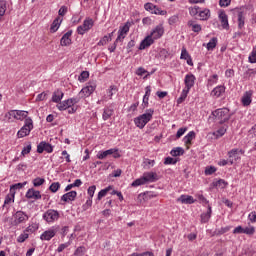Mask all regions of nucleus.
I'll return each instance as SVG.
<instances>
[{
  "label": "nucleus",
  "instance_id": "a18cd8bd",
  "mask_svg": "<svg viewBox=\"0 0 256 256\" xmlns=\"http://www.w3.org/2000/svg\"><path fill=\"white\" fill-rule=\"evenodd\" d=\"M60 187H61V184L59 182H54L50 185L49 189L52 193H57Z\"/></svg>",
  "mask_w": 256,
  "mask_h": 256
},
{
  "label": "nucleus",
  "instance_id": "e433bc0d",
  "mask_svg": "<svg viewBox=\"0 0 256 256\" xmlns=\"http://www.w3.org/2000/svg\"><path fill=\"white\" fill-rule=\"evenodd\" d=\"M213 185L217 189H225V187H227V182H225V180H223V179H220L216 182H213Z\"/></svg>",
  "mask_w": 256,
  "mask_h": 256
},
{
  "label": "nucleus",
  "instance_id": "dca6fc26",
  "mask_svg": "<svg viewBox=\"0 0 256 256\" xmlns=\"http://www.w3.org/2000/svg\"><path fill=\"white\" fill-rule=\"evenodd\" d=\"M55 235H57V231L50 229V230L45 231L40 236V239H41V241H51V239H53V237H55Z\"/></svg>",
  "mask_w": 256,
  "mask_h": 256
},
{
  "label": "nucleus",
  "instance_id": "bf43d9fd",
  "mask_svg": "<svg viewBox=\"0 0 256 256\" xmlns=\"http://www.w3.org/2000/svg\"><path fill=\"white\" fill-rule=\"evenodd\" d=\"M144 196L146 199V201H149V199H153L154 197H157V194L153 193V192H145Z\"/></svg>",
  "mask_w": 256,
  "mask_h": 256
},
{
  "label": "nucleus",
  "instance_id": "6e6552de",
  "mask_svg": "<svg viewBox=\"0 0 256 256\" xmlns=\"http://www.w3.org/2000/svg\"><path fill=\"white\" fill-rule=\"evenodd\" d=\"M144 9H146V11H150V13H153L154 15H167L166 11L157 8V6L152 3H146L144 5Z\"/></svg>",
  "mask_w": 256,
  "mask_h": 256
},
{
  "label": "nucleus",
  "instance_id": "a19ab883",
  "mask_svg": "<svg viewBox=\"0 0 256 256\" xmlns=\"http://www.w3.org/2000/svg\"><path fill=\"white\" fill-rule=\"evenodd\" d=\"M217 47V38H212L209 43L207 44L208 51H213Z\"/></svg>",
  "mask_w": 256,
  "mask_h": 256
},
{
  "label": "nucleus",
  "instance_id": "20e7f679",
  "mask_svg": "<svg viewBox=\"0 0 256 256\" xmlns=\"http://www.w3.org/2000/svg\"><path fill=\"white\" fill-rule=\"evenodd\" d=\"M93 28V19L88 18L84 20L83 24L78 26L77 33L78 35H85L86 31H89Z\"/></svg>",
  "mask_w": 256,
  "mask_h": 256
},
{
  "label": "nucleus",
  "instance_id": "4468645a",
  "mask_svg": "<svg viewBox=\"0 0 256 256\" xmlns=\"http://www.w3.org/2000/svg\"><path fill=\"white\" fill-rule=\"evenodd\" d=\"M155 43V40L148 35L142 42L140 43L139 49L140 51H143V49H147V47H151Z\"/></svg>",
  "mask_w": 256,
  "mask_h": 256
},
{
  "label": "nucleus",
  "instance_id": "4d7b16f0",
  "mask_svg": "<svg viewBox=\"0 0 256 256\" xmlns=\"http://www.w3.org/2000/svg\"><path fill=\"white\" fill-rule=\"evenodd\" d=\"M97 189V186L92 185L88 188V195L90 196V199H93V195H95V190Z\"/></svg>",
  "mask_w": 256,
  "mask_h": 256
},
{
  "label": "nucleus",
  "instance_id": "0e129e2a",
  "mask_svg": "<svg viewBox=\"0 0 256 256\" xmlns=\"http://www.w3.org/2000/svg\"><path fill=\"white\" fill-rule=\"evenodd\" d=\"M220 7H229L231 5V0H219Z\"/></svg>",
  "mask_w": 256,
  "mask_h": 256
},
{
  "label": "nucleus",
  "instance_id": "c9c22d12",
  "mask_svg": "<svg viewBox=\"0 0 256 256\" xmlns=\"http://www.w3.org/2000/svg\"><path fill=\"white\" fill-rule=\"evenodd\" d=\"M188 27H192L194 33H199L201 31V25L195 24L193 20L188 21Z\"/></svg>",
  "mask_w": 256,
  "mask_h": 256
},
{
  "label": "nucleus",
  "instance_id": "58836bf2",
  "mask_svg": "<svg viewBox=\"0 0 256 256\" xmlns=\"http://www.w3.org/2000/svg\"><path fill=\"white\" fill-rule=\"evenodd\" d=\"M5 11H7V1L0 0V18L5 15Z\"/></svg>",
  "mask_w": 256,
  "mask_h": 256
},
{
  "label": "nucleus",
  "instance_id": "2eb2a0df",
  "mask_svg": "<svg viewBox=\"0 0 256 256\" xmlns=\"http://www.w3.org/2000/svg\"><path fill=\"white\" fill-rule=\"evenodd\" d=\"M71 35H73V31L69 30L62 36L60 40V45L62 47H67L71 43Z\"/></svg>",
  "mask_w": 256,
  "mask_h": 256
},
{
  "label": "nucleus",
  "instance_id": "1a4fd4ad",
  "mask_svg": "<svg viewBox=\"0 0 256 256\" xmlns=\"http://www.w3.org/2000/svg\"><path fill=\"white\" fill-rule=\"evenodd\" d=\"M163 33H165V29L163 28V25H158L150 33V37H152V39L155 41L157 39H161V37H163Z\"/></svg>",
  "mask_w": 256,
  "mask_h": 256
},
{
  "label": "nucleus",
  "instance_id": "603ef678",
  "mask_svg": "<svg viewBox=\"0 0 256 256\" xmlns=\"http://www.w3.org/2000/svg\"><path fill=\"white\" fill-rule=\"evenodd\" d=\"M109 41H111V37L104 36V37L98 42V45H99V46L107 45V43H109Z\"/></svg>",
  "mask_w": 256,
  "mask_h": 256
},
{
  "label": "nucleus",
  "instance_id": "5701e85b",
  "mask_svg": "<svg viewBox=\"0 0 256 256\" xmlns=\"http://www.w3.org/2000/svg\"><path fill=\"white\" fill-rule=\"evenodd\" d=\"M146 183H153V181H157V173L155 172H148L143 175Z\"/></svg>",
  "mask_w": 256,
  "mask_h": 256
},
{
  "label": "nucleus",
  "instance_id": "f257e3e1",
  "mask_svg": "<svg viewBox=\"0 0 256 256\" xmlns=\"http://www.w3.org/2000/svg\"><path fill=\"white\" fill-rule=\"evenodd\" d=\"M153 113L154 111L152 109L148 110L147 113L140 115L139 117L135 118L134 123L139 129H143L150 119H153Z\"/></svg>",
  "mask_w": 256,
  "mask_h": 256
},
{
  "label": "nucleus",
  "instance_id": "cd10ccee",
  "mask_svg": "<svg viewBox=\"0 0 256 256\" xmlns=\"http://www.w3.org/2000/svg\"><path fill=\"white\" fill-rule=\"evenodd\" d=\"M225 93V87L223 86H217L216 88H214L211 92V95L213 97H221V94Z\"/></svg>",
  "mask_w": 256,
  "mask_h": 256
},
{
  "label": "nucleus",
  "instance_id": "b1692460",
  "mask_svg": "<svg viewBox=\"0 0 256 256\" xmlns=\"http://www.w3.org/2000/svg\"><path fill=\"white\" fill-rule=\"evenodd\" d=\"M63 91L61 90H56L54 91L52 95V102L53 103H61V99H63Z\"/></svg>",
  "mask_w": 256,
  "mask_h": 256
},
{
  "label": "nucleus",
  "instance_id": "3c124183",
  "mask_svg": "<svg viewBox=\"0 0 256 256\" xmlns=\"http://www.w3.org/2000/svg\"><path fill=\"white\" fill-rule=\"evenodd\" d=\"M27 239H29V234L23 233L18 237L17 241H18V243H25V241H27Z\"/></svg>",
  "mask_w": 256,
  "mask_h": 256
},
{
  "label": "nucleus",
  "instance_id": "a211bd4d",
  "mask_svg": "<svg viewBox=\"0 0 256 256\" xmlns=\"http://www.w3.org/2000/svg\"><path fill=\"white\" fill-rule=\"evenodd\" d=\"M177 201L184 205H193L195 203V199H193V196L190 195H181Z\"/></svg>",
  "mask_w": 256,
  "mask_h": 256
},
{
  "label": "nucleus",
  "instance_id": "7c9ffc66",
  "mask_svg": "<svg viewBox=\"0 0 256 256\" xmlns=\"http://www.w3.org/2000/svg\"><path fill=\"white\" fill-rule=\"evenodd\" d=\"M184 154H185V150L182 147H176L172 149L170 152V155H172V157H180V155H184Z\"/></svg>",
  "mask_w": 256,
  "mask_h": 256
},
{
  "label": "nucleus",
  "instance_id": "864d4df0",
  "mask_svg": "<svg viewBox=\"0 0 256 256\" xmlns=\"http://www.w3.org/2000/svg\"><path fill=\"white\" fill-rule=\"evenodd\" d=\"M6 119H11V117H13L14 119H17V110H12L10 112H8L6 115H5Z\"/></svg>",
  "mask_w": 256,
  "mask_h": 256
},
{
  "label": "nucleus",
  "instance_id": "338daca9",
  "mask_svg": "<svg viewBox=\"0 0 256 256\" xmlns=\"http://www.w3.org/2000/svg\"><path fill=\"white\" fill-rule=\"evenodd\" d=\"M21 153L23 156L28 155V153H31V144H28L26 147H24Z\"/></svg>",
  "mask_w": 256,
  "mask_h": 256
},
{
  "label": "nucleus",
  "instance_id": "6e6d98bb",
  "mask_svg": "<svg viewBox=\"0 0 256 256\" xmlns=\"http://www.w3.org/2000/svg\"><path fill=\"white\" fill-rule=\"evenodd\" d=\"M215 171H217V168H215L214 166L207 167L205 169V175H213Z\"/></svg>",
  "mask_w": 256,
  "mask_h": 256
},
{
  "label": "nucleus",
  "instance_id": "4be33fe9",
  "mask_svg": "<svg viewBox=\"0 0 256 256\" xmlns=\"http://www.w3.org/2000/svg\"><path fill=\"white\" fill-rule=\"evenodd\" d=\"M61 23H63V19H61V17H57L51 24V33H56V31L59 30V27H61Z\"/></svg>",
  "mask_w": 256,
  "mask_h": 256
},
{
  "label": "nucleus",
  "instance_id": "393cba45",
  "mask_svg": "<svg viewBox=\"0 0 256 256\" xmlns=\"http://www.w3.org/2000/svg\"><path fill=\"white\" fill-rule=\"evenodd\" d=\"M195 138V132L190 131L185 137H184V143L187 145V149H189V145H191V141H193Z\"/></svg>",
  "mask_w": 256,
  "mask_h": 256
},
{
  "label": "nucleus",
  "instance_id": "49530a36",
  "mask_svg": "<svg viewBox=\"0 0 256 256\" xmlns=\"http://www.w3.org/2000/svg\"><path fill=\"white\" fill-rule=\"evenodd\" d=\"M113 115V110L112 109H105L103 112V119L104 121H107L111 116Z\"/></svg>",
  "mask_w": 256,
  "mask_h": 256
},
{
  "label": "nucleus",
  "instance_id": "de8ad7c7",
  "mask_svg": "<svg viewBox=\"0 0 256 256\" xmlns=\"http://www.w3.org/2000/svg\"><path fill=\"white\" fill-rule=\"evenodd\" d=\"M176 164H177V159L172 157L165 158L164 165H176Z\"/></svg>",
  "mask_w": 256,
  "mask_h": 256
},
{
  "label": "nucleus",
  "instance_id": "f3484780",
  "mask_svg": "<svg viewBox=\"0 0 256 256\" xmlns=\"http://www.w3.org/2000/svg\"><path fill=\"white\" fill-rule=\"evenodd\" d=\"M27 199H41V192L39 190H35L34 188H30L26 193Z\"/></svg>",
  "mask_w": 256,
  "mask_h": 256
},
{
  "label": "nucleus",
  "instance_id": "2f4dec72",
  "mask_svg": "<svg viewBox=\"0 0 256 256\" xmlns=\"http://www.w3.org/2000/svg\"><path fill=\"white\" fill-rule=\"evenodd\" d=\"M245 27V16L243 14V11L238 12V28L243 29Z\"/></svg>",
  "mask_w": 256,
  "mask_h": 256
},
{
  "label": "nucleus",
  "instance_id": "680f3d73",
  "mask_svg": "<svg viewBox=\"0 0 256 256\" xmlns=\"http://www.w3.org/2000/svg\"><path fill=\"white\" fill-rule=\"evenodd\" d=\"M177 21H179V16L174 15L169 18L168 23H169V25H175V23H177Z\"/></svg>",
  "mask_w": 256,
  "mask_h": 256
},
{
  "label": "nucleus",
  "instance_id": "8fccbe9b",
  "mask_svg": "<svg viewBox=\"0 0 256 256\" xmlns=\"http://www.w3.org/2000/svg\"><path fill=\"white\" fill-rule=\"evenodd\" d=\"M43 183H45V179L40 178V177L33 180L34 187H41V185H43Z\"/></svg>",
  "mask_w": 256,
  "mask_h": 256
},
{
  "label": "nucleus",
  "instance_id": "5fc2aeb1",
  "mask_svg": "<svg viewBox=\"0 0 256 256\" xmlns=\"http://www.w3.org/2000/svg\"><path fill=\"white\" fill-rule=\"evenodd\" d=\"M190 57H191V55H189V52H187V49L183 48L182 52H181L180 59H185V61H186Z\"/></svg>",
  "mask_w": 256,
  "mask_h": 256
},
{
  "label": "nucleus",
  "instance_id": "774afa93",
  "mask_svg": "<svg viewBox=\"0 0 256 256\" xmlns=\"http://www.w3.org/2000/svg\"><path fill=\"white\" fill-rule=\"evenodd\" d=\"M114 91L117 92V86H115V85L110 86V89L108 90V96L110 97V99H111V97H113Z\"/></svg>",
  "mask_w": 256,
  "mask_h": 256
},
{
  "label": "nucleus",
  "instance_id": "f8f14e48",
  "mask_svg": "<svg viewBox=\"0 0 256 256\" xmlns=\"http://www.w3.org/2000/svg\"><path fill=\"white\" fill-rule=\"evenodd\" d=\"M93 91H95V84H90V85L82 88V90L79 92V96L80 97H89V95H91L93 93Z\"/></svg>",
  "mask_w": 256,
  "mask_h": 256
},
{
  "label": "nucleus",
  "instance_id": "e2e57ef3",
  "mask_svg": "<svg viewBox=\"0 0 256 256\" xmlns=\"http://www.w3.org/2000/svg\"><path fill=\"white\" fill-rule=\"evenodd\" d=\"M187 131V128H180L177 133H176V137L177 139L183 137V135H185V132Z\"/></svg>",
  "mask_w": 256,
  "mask_h": 256
},
{
  "label": "nucleus",
  "instance_id": "9b49d317",
  "mask_svg": "<svg viewBox=\"0 0 256 256\" xmlns=\"http://www.w3.org/2000/svg\"><path fill=\"white\" fill-rule=\"evenodd\" d=\"M127 33H129V23H126L124 26L120 27L118 31V37L116 38V43L123 41Z\"/></svg>",
  "mask_w": 256,
  "mask_h": 256
},
{
  "label": "nucleus",
  "instance_id": "c756f323",
  "mask_svg": "<svg viewBox=\"0 0 256 256\" xmlns=\"http://www.w3.org/2000/svg\"><path fill=\"white\" fill-rule=\"evenodd\" d=\"M69 107H72L70 100H65L63 102H60L57 105V108L59 109V111H65L66 109H69Z\"/></svg>",
  "mask_w": 256,
  "mask_h": 256
},
{
  "label": "nucleus",
  "instance_id": "7ed1b4c3",
  "mask_svg": "<svg viewBox=\"0 0 256 256\" xmlns=\"http://www.w3.org/2000/svg\"><path fill=\"white\" fill-rule=\"evenodd\" d=\"M33 129V119L26 118L24 126L18 131L17 135L19 138L27 137Z\"/></svg>",
  "mask_w": 256,
  "mask_h": 256
},
{
  "label": "nucleus",
  "instance_id": "473e14b6",
  "mask_svg": "<svg viewBox=\"0 0 256 256\" xmlns=\"http://www.w3.org/2000/svg\"><path fill=\"white\" fill-rule=\"evenodd\" d=\"M199 17H200L201 21H207V19H209V17H211V11L209 9L200 11Z\"/></svg>",
  "mask_w": 256,
  "mask_h": 256
},
{
  "label": "nucleus",
  "instance_id": "ddd939ff",
  "mask_svg": "<svg viewBox=\"0 0 256 256\" xmlns=\"http://www.w3.org/2000/svg\"><path fill=\"white\" fill-rule=\"evenodd\" d=\"M251 97H253V91L249 90L244 93L241 99L244 107H249V105H251Z\"/></svg>",
  "mask_w": 256,
  "mask_h": 256
},
{
  "label": "nucleus",
  "instance_id": "a878e982",
  "mask_svg": "<svg viewBox=\"0 0 256 256\" xmlns=\"http://www.w3.org/2000/svg\"><path fill=\"white\" fill-rule=\"evenodd\" d=\"M211 206H208V210L206 213L201 214V223H208L209 219H211Z\"/></svg>",
  "mask_w": 256,
  "mask_h": 256
},
{
  "label": "nucleus",
  "instance_id": "aec40b11",
  "mask_svg": "<svg viewBox=\"0 0 256 256\" xmlns=\"http://www.w3.org/2000/svg\"><path fill=\"white\" fill-rule=\"evenodd\" d=\"M184 83L186 85V90L190 91L191 87L195 85V76L193 74L186 75Z\"/></svg>",
  "mask_w": 256,
  "mask_h": 256
},
{
  "label": "nucleus",
  "instance_id": "f03ea898",
  "mask_svg": "<svg viewBox=\"0 0 256 256\" xmlns=\"http://www.w3.org/2000/svg\"><path fill=\"white\" fill-rule=\"evenodd\" d=\"M212 115L216 121H219L220 125L229 121V109L227 108L217 109L212 112Z\"/></svg>",
  "mask_w": 256,
  "mask_h": 256
},
{
  "label": "nucleus",
  "instance_id": "4c0bfd02",
  "mask_svg": "<svg viewBox=\"0 0 256 256\" xmlns=\"http://www.w3.org/2000/svg\"><path fill=\"white\" fill-rule=\"evenodd\" d=\"M5 11H7V1L0 0V18L5 15Z\"/></svg>",
  "mask_w": 256,
  "mask_h": 256
},
{
  "label": "nucleus",
  "instance_id": "412c9836",
  "mask_svg": "<svg viewBox=\"0 0 256 256\" xmlns=\"http://www.w3.org/2000/svg\"><path fill=\"white\" fill-rule=\"evenodd\" d=\"M219 19L221 21L223 29H229V18L227 17L225 11L219 13Z\"/></svg>",
  "mask_w": 256,
  "mask_h": 256
},
{
  "label": "nucleus",
  "instance_id": "c85d7f7f",
  "mask_svg": "<svg viewBox=\"0 0 256 256\" xmlns=\"http://www.w3.org/2000/svg\"><path fill=\"white\" fill-rule=\"evenodd\" d=\"M25 185H27V182L17 183V184L12 185L10 187V195H12V197H15V190L16 189H23V187H25Z\"/></svg>",
  "mask_w": 256,
  "mask_h": 256
},
{
  "label": "nucleus",
  "instance_id": "bb28decb",
  "mask_svg": "<svg viewBox=\"0 0 256 256\" xmlns=\"http://www.w3.org/2000/svg\"><path fill=\"white\" fill-rule=\"evenodd\" d=\"M27 115H29V112L23 111V110H17L16 119L18 121H23V119H31L30 117H27Z\"/></svg>",
  "mask_w": 256,
  "mask_h": 256
},
{
  "label": "nucleus",
  "instance_id": "69168bd1",
  "mask_svg": "<svg viewBox=\"0 0 256 256\" xmlns=\"http://www.w3.org/2000/svg\"><path fill=\"white\" fill-rule=\"evenodd\" d=\"M67 14V6H61V8L58 11V15H60V17H64V15Z\"/></svg>",
  "mask_w": 256,
  "mask_h": 256
},
{
  "label": "nucleus",
  "instance_id": "423d86ee",
  "mask_svg": "<svg viewBox=\"0 0 256 256\" xmlns=\"http://www.w3.org/2000/svg\"><path fill=\"white\" fill-rule=\"evenodd\" d=\"M43 219L47 221V223H53V221L59 219V212L57 210H47L43 215Z\"/></svg>",
  "mask_w": 256,
  "mask_h": 256
},
{
  "label": "nucleus",
  "instance_id": "09e8293b",
  "mask_svg": "<svg viewBox=\"0 0 256 256\" xmlns=\"http://www.w3.org/2000/svg\"><path fill=\"white\" fill-rule=\"evenodd\" d=\"M85 251H86L85 247L80 246V247H78V248L75 250L74 255H75V256H83V255H85Z\"/></svg>",
  "mask_w": 256,
  "mask_h": 256
},
{
  "label": "nucleus",
  "instance_id": "79ce46f5",
  "mask_svg": "<svg viewBox=\"0 0 256 256\" xmlns=\"http://www.w3.org/2000/svg\"><path fill=\"white\" fill-rule=\"evenodd\" d=\"M188 93H189V90L184 89V90L182 91V93H181V96L178 98L177 103H178V104L183 103V101H185V99H187Z\"/></svg>",
  "mask_w": 256,
  "mask_h": 256
},
{
  "label": "nucleus",
  "instance_id": "052dcab7",
  "mask_svg": "<svg viewBox=\"0 0 256 256\" xmlns=\"http://www.w3.org/2000/svg\"><path fill=\"white\" fill-rule=\"evenodd\" d=\"M78 79L79 81H85L86 79H89V73L87 71H83Z\"/></svg>",
  "mask_w": 256,
  "mask_h": 256
},
{
  "label": "nucleus",
  "instance_id": "ea45409f",
  "mask_svg": "<svg viewBox=\"0 0 256 256\" xmlns=\"http://www.w3.org/2000/svg\"><path fill=\"white\" fill-rule=\"evenodd\" d=\"M227 133V128L222 127L218 129L216 132H213L212 135L216 136V139H219V137H223Z\"/></svg>",
  "mask_w": 256,
  "mask_h": 256
},
{
  "label": "nucleus",
  "instance_id": "c03bdc74",
  "mask_svg": "<svg viewBox=\"0 0 256 256\" xmlns=\"http://www.w3.org/2000/svg\"><path fill=\"white\" fill-rule=\"evenodd\" d=\"M228 231H231V226H226V227L217 229V230L215 231V234H216V235H224V233H227Z\"/></svg>",
  "mask_w": 256,
  "mask_h": 256
},
{
  "label": "nucleus",
  "instance_id": "13d9d810",
  "mask_svg": "<svg viewBox=\"0 0 256 256\" xmlns=\"http://www.w3.org/2000/svg\"><path fill=\"white\" fill-rule=\"evenodd\" d=\"M45 99H47V93H45V92H42V93L38 94L37 97H36L37 102L45 101Z\"/></svg>",
  "mask_w": 256,
  "mask_h": 256
},
{
  "label": "nucleus",
  "instance_id": "6ab92c4d",
  "mask_svg": "<svg viewBox=\"0 0 256 256\" xmlns=\"http://www.w3.org/2000/svg\"><path fill=\"white\" fill-rule=\"evenodd\" d=\"M76 197H77V192L70 191L61 197V201H64L65 203H69V201H75Z\"/></svg>",
  "mask_w": 256,
  "mask_h": 256
},
{
  "label": "nucleus",
  "instance_id": "37998d69",
  "mask_svg": "<svg viewBox=\"0 0 256 256\" xmlns=\"http://www.w3.org/2000/svg\"><path fill=\"white\" fill-rule=\"evenodd\" d=\"M145 178L143 176L141 178L136 179L134 182H132V187H139L140 185H145Z\"/></svg>",
  "mask_w": 256,
  "mask_h": 256
},
{
  "label": "nucleus",
  "instance_id": "39448f33",
  "mask_svg": "<svg viewBox=\"0 0 256 256\" xmlns=\"http://www.w3.org/2000/svg\"><path fill=\"white\" fill-rule=\"evenodd\" d=\"M14 221L13 225H21V223H25L26 221H29V216L25 214L23 211H17L14 215Z\"/></svg>",
  "mask_w": 256,
  "mask_h": 256
},
{
  "label": "nucleus",
  "instance_id": "9d476101",
  "mask_svg": "<svg viewBox=\"0 0 256 256\" xmlns=\"http://www.w3.org/2000/svg\"><path fill=\"white\" fill-rule=\"evenodd\" d=\"M43 151H46V153H53V146L45 141H42L37 146V153H43Z\"/></svg>",
  "mask_w": 256,
  "mask_h": 256
},
{
  "label": "nucleus",
  "instance_id": "0eeeda50",
  "mask_svg": "<svg viewBox=\"0 0 256 256\" xmlns=\"http://www.w3.org/2000/svg\"><path fill=\"white\" fill-rule=\"evenodd\" d=\"M109 155H113L114 159H119L121 154H119V150L117 149H109L103 152H100L97 157L98 159H105V157H109Z\"/></svg>",
  "mask_w": 256,
  "mask_h": 256
},
{
  "label": "nucleus",
  "instance_id": "72a5a7b5",
  "mask_svg": "<svg viewBox=\"0 0 256 256\" xmlns=\"http://www.w3.org/2000/svg\"><path fill=\"white\" fill-rule=\"evenodd\" d=\"M239 152L238 149H232L231 151L228 152V161L230 163V165H233V158L237 159V153Z\"/></svg>",
  "mask_w": 256,
  "mask_h": 256
},
{
  "label": "nucleus",
  "instance_id": "f704fd0d",
  "mask_svg": "<svg viewBox=\"0 0 256 256\" xmlns=\"http://www.w3.org/2000/svg\"><path fill=\"white\" fill-rule=\"evenodd\" d=\"M111 189H113L112 186H108L105 189H102L99 193H98V201H101V199H103V197H105L107 195V193H109L111 191Z\"/></svg>",
  "mask_w": 256,
  "mask_h": 256
}]
</instances>
